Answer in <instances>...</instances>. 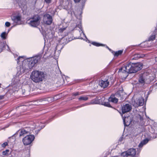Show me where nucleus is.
Returning a JSON list of instances; mask_svg holds the SVG:
<instances>
[{
  "instance_id": "nucleus-1",
  "label": "nucleus",
  "mask_w": 157,
  "mask_h": 157,
  "mask_svg": "<svg viewBox=\"0 0 157 157\" xmlns=\"http://www.w3.org/2000/svg\"><path fill=\"white\" fill-rule=\"evenodd\" d=\"M143 64L140 63H128L120 68L118 73L119 75L124 78H126L129 73H135L141 70Z\"/></svg>"
},
{
  "instance_id": "nucleus-2",
  "label": "nucleus",
  "mask_w": 157,
  "mask_h": 157,
  "mask_svg": "<svg viewBox=\"0 0 157 157\" xmlns=\"http://www.w3.org/2000/svg\"><path fill=\"white\" fill-rule=\"evenodd\" d=\"M41 56L38 55L34 57L28 58L24 60L22 64L21 73L27 72L40 60Z\"/></svg>"
},
{
  "instance_id": "nucleus-3",
  "label": "nucleus",
  "mask_w": 157,
  "mask_h": 157,
  "mask_svg": "<svg viewBox=\"0 0 157 157\" xmlns=\"http://www.w3.org/2000/svg\"><path fill=\"white\" fill-rule=\"evenodd\" d=\"M45 77L44 72L38 70L33 71L30 75L31 79L36 83L41 82L44 79Z\"/></svg>"
},
{
  "instance_id": "nucleus-4",
  "label": "nucleus",
  "mask_w": 157,
  "mask_h": 157,
  "mask_svg": "<svg viewBox=\"0 0 157 157\" xmlns=\"http://www.w3.org/2000/svg\"><path fill=\"white\" fill-rule=\"evenodd\" d=\"M155 77V75L148 74L144 73L140 75L139 78V82L142 84L149 83L154 80Z\"/></svg>"
},
{
  "instance_id": "nucleus-5",
  "label": "nucleus",
  "mask_w": 157,
  "mask_h": 157,
  "mask_svg": "<svg viewBox=\"0 0 157 157\" xmlns=\"http://www.w3.org/2000/svg\"><path fill=\"white\" fill-rule=\"evenodd\" d=\"M40 18L38 15H35L30 18L28 20V24L31 26L36 27L40 23Z\"/></svg>"
},
{
  "instance_id": "nucleus-6",
  "label": "nucleus",
  "mask_w": 157,
  "mask_h": 157,
  "mask_svg": "<svg viewBox=\"0 0 157 157\" xmlns=\"http://www.w3.org/2000/svg\"><path fill=\"white\" fill-rule=\"evenodd\" d=\"M35 138L33 135H27L23 139L22 142L24 145H28L32 143Z\"/></svg>"
},
{
  "instance_id": "nucleus-7",
  "label": "nucleus",
  "mask_w": 157,
  "mask_h": 157,
  "mask_svg": "<svg viewBox=\"0 0 157 157\" xmlns=\"http://www.w3.org/2000/svg\"><path fill=\"white\" fill-rule=\"evenodd\" d=\"M120 91L117 92L114 95H111L109 98V101L114 103H116L119 99L122 100V97L120 94Z\"/></svg>"
},
{
  "instance_id": "nucleus-8",
  "label": "nucleus",
  "mask_w": 157,
  "mask_h": 157,
  "mask_svg": "<svg viewBox=\"0 0 157 157\" xmlns=\"http://www.w3.org/2000/svg\"><path fill=\"white\" fill-rule=\"evenodd\" d=\"M144 103V99L141 97L136 99L132 102V104L135 107L143 105Z\"/></svg>"
},
{
  "instance_id": "nucleus-9",
  "label": "nucleus",
  "mask_w": 157,
  "mask_h": 157,
  "mask_svg": "<svg viewBox=\"0 0 157 157\" xmlns=\"http://www.w3.org/2000/svg\"><path fill=\"white\" fill-rule=\"evenodd\" d=\"M19 131V136H24L25 135H28L31 133L30 128H25L21 129Z\"/></svg>"
},
{
  "instance_id": "nucleus-10",
  "label": "nucleus",
  "mask_w": 157,
  "mask_h": 157,
  "mask_svg": "<svg viewBox=\"0 0 157 157\" xmlns=\"http://www.w3.org/2000/svg\"><path fill=\"white\" fill-rule=\"evenodd\" d=\"M11 18L14 23L16 25H20L21 23V16L19 14L13 15L11 16Z\"/></svg>"
},
{
  "instance_id": "nucleus-11",
  "label": "nucleus",
  "mask_w": 157,
  "mask_h": 157,
  "mask_svg": "<svg viewBox=\"0 0 157 157\" xmlns=\"http://www.w3.org/2000/svg\"><path fill=\"white\" fill-rule=\"evenodd\" d=\"M42 124L41 122H36L33 123V127H31L32 128L36 129V131H37V133L39 132L40 130L42 128H44L45 126Z\"/></svg>"
},
{
  "instance_id": "nucleus-12",
  "label": "nucleus",
  "mask_w": 157,
  "mask_h": 157,
  "mask_svg": "<svg viewBox=\"0 0 157 157\" xmlns=\"http://www.w3.org/2000/svg\"><path fill=\"white\" fill-rule=\"evenodd\" d=\"M52 16L48 14H45L43 17V21L46 24L50 25L52 22Z\"/></svg>"
},
{
  "instance_id": "nucleus-13",
  "label": "nucleus",
  "mask_w": 157,
  "mask_h": 157,
  "mask_svg": "<svg viewBox=\"0 0 157 157\" xmlns=\"http://www.w3.org/2000/svg\"><path fill=\"white\" fill-rule=\"evenodd\" d=\"M121 116L123 118L124 126H128L130 124L132 121L131 117L129 116H125V114L124 115L122 114Z\"/></svg>"
},
{
  "instance_id": "nucleus-14",
  "label": "nucleus",
  "mask_w": 157,
  "mask_h": 157,
  "mask_svg": "<svg viewBox=\"0 0 157 157\" xmlns=\"http://www.w3.org/2000/svg\"><path fill=\"white\" fill-rule=\"evenodd\" d=\"M14 3L18 5L21 8H24L26 5L25 0H13Z\"/></svg>"
},
{
  "instance_id": "nucleus-15",
  "label": "nucleus",
  "mask_w": 157,
  "mask_h": 157,
  "mask_svg": "<svg viewBox=\"0 0 157 157\" xmlns=\"http://www.w3.org/2000/svg\"><path fill=\"white\" fill-rule=\"evenodd\" d=\"M132 109V107L129 104H126L124 105L122 108V111L123 115L127 112H129Z\"/></svg>"
},
{
  "instance_id": "nucleus-16",
  "label": "nucleus",
  "mask_w": 157,
  "mask_h": 157,
  "mask_svg": "<svg viewBox=\"0 0 157 157\" xmlns=\"http://www.w3.org/2000/svg\"><path fill=\"white\" fill-rule=\"evenodd\" d=\"M109 82L108 80L105 81L101 80L99 82V85L101 87L105 88L107 87L109 85Z\"/></svg>"
},
{
  "instance_id": "nucleus-17",
  "label": "nucleus",
  "mask_w": 157,
  "mask_h": 157,
  "mask_svg": "<svg viewBox=\"0 0 157 157\" xmlns=\"http://www.w3.org/2000/svg\"><path fill=\"white\" fill-rule=\"evenodd\" d=\"M20 85V83L19 82H18L16 83V81L14 80L13 82V83H12V89L13 91H15L17 90Z\"/></svg>"
},
{
  "instance_id": "nucleus-18",
  "label": "nucleus",
  "mask_w": 157,
  "mask_h": 157,
  "mask_svg": "<svg viewBox=\"0 0 157 157\" xmlns=\"http://www.w3.org/2000/svg\"><path fill=\"white\" fill-rule=\"evenodd\" d=\"M128 152L129 156L132 157L135 156L136 154V149L133 148H131L127 150Z\"/></svg>"
},
{
  "instance_id": "nucleus-19",
  "label": "nucleus",
  "mask_w": 157,
  "mask_h": 157,
  "mask_svg": "<svg viewBox=\"0 0 157 157\" xmlns=\"http://www.w3.org/2000/svg\"><path fill=\"white\" fill-rule=\"evenodd\" d=\"M4 47L7 51H10V49L8 45H5L3 42L0 41V52L2 51V49Z\"/></svg>"
},
{
  "instance_id": "nucleus-20",
  "label": "nucleus",
  "mask_w": 157,
  "mask_h": 157,
  "mask_svg": "<svg viewBox=\"0 0 157 157\" xmlns=\"http://www.w3.org/2000/svg\"><path fill=\"white\" fill-rule=\"evenodd\" d=\"M145 56V55L144 54L137 53L133 55V56H132L131 59L136 60L140 58H143Z\"/></svg>"
},
{
  "instance_id": "nucleus-21",
  "label": "nucleus",
  "mask_w": 157,
  "mask_h": 157,
  "mask_svg": "<svg viewBox=\"0 0 157 157\" xmlns=\"http://www.w3.org/2000/svg\"><path fill=\"white\" fill-rule=\"evenodd\" d=\"M76 29H77L79 30V32H80V31H81V33H82L84 36L86 38V36L84 33H83V31L82 30V25H81V22L80 21H79V24L78 25H77L75 27Z\"/></svg>"
},
{
  "instance_id": "nucleus-22",
  "label": "nucleus",
  "mask_w": 157,
  "mask_h": 157,
  "mask_svg": "<svg viewBox=\"0 0 157 157\" xmlns=\"http://www.w3.org/2000/svg\"><path fill=\"white\" fill-rule=\"evenodd\" d=\"M149 140L147 138H146L145 139L142 141L139 145V147H142L144 145L147 144L149 141Z\"/></svg>"
},
{
  "instance_id": "nucleus-23",
  "label": "nucleus",
  "mask_w": 157,
  "mask_h": 157,
  "mask_svg": "<svg viewBox=\"0 0 157 157\" xmlns=\"http://www.w3.org/2000/svg\"><path fill=\"white\" fill-rule=\"evenodd\" d=\"M149 140L147 138H146L145 139L142 141L139 145V147H142L144 145L147 144L149 141Z\"/></svg>"
},
{
  "instance_id": "nucleus-24",
  "label": "nucleus",
  "mask_w": 157,
  "mask_h": 157,
  "mask_svg": "<svg viewBox=\"0 0 157 157\" xmlns=\"http://www.w3.org/2000/svg\"><path fill=\"white\" fill-rule=\"evenodd\" d=\"M155 32L154 31L153 33L151 34V35L149 37L148 39L149 41H153L155 38Z\"/></svg>"
},
{
  "instance_id": "nucleus-25",
  "label": "nucleus",
  "mask_w": 157,
  "mask_h": 157,
  "mask_svg": "<svg viewBox=\"0 0 157 157\" xmlns=\"http://www.w3.org/2000/svg\"><path fill=\"white\" fill-rule=\"evenodd\" d=\"M123 52L122 50H119L116 52H112V53L115 56H118L122 54Z\"/></svg>"
},
{
  "instance_id": "nucleus-26",
  "label": "nucleus",
  "mask_w": 157,
  "mask_h": 157,
  "mask_svg": "<svg viewBox=\"0 0 157 157\" xmlns=\"http://www.w3.org/2000/svg\"><path fill=\"white\" fill-rule=\"evenodd\" d=\"M15 140V139L14 137H10L9 138L8 140V143L10 144V145H13L14 144V142Z\"/></svg>"
},
{
  "instance_id": "nucleus-27",
  "label": "nucleus",
  "mask_w": 157,
  "mask_h": 157,
  "mask_svg": "<svg viewBox=\"0 0 157 157\" xmlns=\"http://www.w3.org/2000/svg\"><path fill=\"white\" fill-rule=\"evenodd\" d=\"M7 33L5 32H2L0 35L1 38L3 40L5 39L7 36Z\"/></svg>"
},
{
  "instance_id": "nucleus-28",
  "label": "nucleus",
  "mask_w": 157,
  "mask_h": 157,
  "mask_svg": "<svg viewBox=\"0 0 157 157\" xmlns=\"http://www.w3.org/2000/svg\"><path fill=\"white\" fill-rule=\"evenodd\" d=\"M88 98L87 97V96H82L78 98L79 100L80 101H86L88 100Z\"/></svg>"
},
{
  "instance_id": "nucleus-29",
  "label": "nucleus",
  "mask_w": 157,
  "mask_h": 157,
  "mask_svg": "<svg viewBox=\"0 0 157 157\" xmlns=\"http://www.w3.org/2000/svg\"><path fill=\"white\" fill-rule=\"evenodd\" d=\"M92 44L94 46H96L97 47H98V46H106L105 45L103 44H100V43H97L96 42H93L92 43Z\"/></svg>"
},
{
  "instance_id": "nucleus-30",
  "label": "nucleus",
  "mask_w": 157,
  "mask_h": 157,
  "mask_svg": "<svg viewBox=\"0 0 157 157\" xmlns=\"http://www.w3.org/2000/svg\"><path fill=\"white\" fill-rule=\"evenodd\" d=\"M25 59H24L23 57L19 56L17 58V63H18L20 62H22V63H23L24 60Z\"/></svg>"
},
{
  "instance_id": "nucleus-31",
  "label": "nucleus",
  "mask_w": 157,
  "mask_h": 157,
  "mask_svg": "<svg viewBox=\"0 0 157 157\" xmlns=\"http://www.w3.org/2000/svg\"><path fill=\"white\" fill-rule=\"evenodd\" d=\"M121 155L123 157H128L129 156L127 151L122 153Z\"/></svg>"
},
{
  "instance_id": "nucleus-32",
  "label": "nucleus",
  "mask_w": 157,
  "mask_h": 157,
  "mask_svg": "<svg viewBox=\"0 0 157 157\" xmlns=\"http://www.w3.org/2000/svg\"><path fill=\"white\" fill-rule=\"evenodd\" d=\"M44 100L45 101H47L49 102H51L52 101L54 100L53 99V98H48L45 99Z\"/></svg>"
},
{
  "instance_id": "nucleus-33",
  "label": "nucleus",
  "mask_w": 157,
  "mask_h": 157,
  "mask_svg": "<svg viewBox=\"0 0 157 157\" xmlns=\"http://www.w3.org/2000/svg\"><path fill=\"white\" fill-rule=\"evenodd\" d=\"M66 27H63L62 28H60L59 30V33H63L66 29Z\"/></svg>"
},
{
  "instance_id": "nucleus-34",
  "label": "nucleus",
  "mask_w": 157,
  "mask_h": 157,
  "mask_svg": "<svg viewBox=\"0 0 157 157\" xmlns=\"http://www.w3.org/2000/svg\"><path fill=\"white\" fill-rule=\"evenodd\" d=\"M9 151V150L8 149H7L6 150L3 151L2 155H8Z\"/></svg>"
},
{
  "instance_id": "nucleus-35",
  "label": "nucleus",
  "mask_w": 157,
  "mask_h": 157,
  "mask_svg": "<svg viewBox=\"0 0 157 157\" xmlns=\"http://www.w3.org/2000/svg\"><path fill=\"white\" fill-rule=\"evenodd\" d=\"M60 97L59 95H56L53 98L54 100H57L59 99L60 98Z\"/></svg>"
},
{
  "instance_id": "nucleus-36",
  "label": "nucleus",
  "mask_w": 157,
  "mask_h": 157,
  "mask_svg": "<svg viewBox=\"0 0 157 157\" xmlns=\"http://www.w3.org/2000/svg\"><path fill=\"white\" fill-rule=\"evenodd\" d=\"M104 105L105 106H106L108 107H111V106L109 102H105Z\"/></svg>"
},
{
  "instance_id": "nucleus-37",
  "label": "nucleus",
  "mask_w": 157,
  "mask_h": 157,
  "mask_svg": "<svg viewBox=\"0 0 157 157\" xmlns=\"http://www.w3.org/2000/svg\"><path fill=\"white\" fill-rule=\"evenodd\" d=\"M8 143L5 142L2 144V147H6L8 145Z\"/></svg>"
},
{
  "instance_id": "nucleus-38",
  "label": "nucleus",
  "mask_w": 157,
  "mask_h": 157,
  "mask_svg": "<svg viewBox=\"0 0 157 157\" xmlns=\"http://www.w3.org/2000/svg\"><path fill=\"white\" fill-rule=\"evenodd\" d=\"M81 94V93H80L76 92V93H73L72 95L75 96H76Z\"/></svg>"
},
{
  "instance_id": "nucleus-39",
  "label": "nucleus",
  "mask_w": 157,
  "mask_h": 157,
  "mask_svg": "<svg viewBox=\"0 0 157 157\" xmlns=\"http://www.w3.org/2000/svg\"><path fill=\"white\" fill-rule=\"evenodd\" d=\"M5 25L7 27H9L10 26V22H9L8 21H7V22H6V23H5Z\"/></svg>"
},
{
  "instance_id": "nucleus-40",
  "label": "nucleus",
  "mask_w": 157,
  "mask_h": 157,
  "mask_svg": "<svg viewBox=\"0 0 157 157\" xmlns=\"http://www.w3.org/2000/svg\"><path fill=\"white\" fill-rule=\"evenodd\" d=\"M123 138L122 137H121L120 138L119 140H118V144H120L121 143V142L123 140Z\"/></svg>"
},
{
  "instance_id": "nucleus-41",
  "label": "nucleus",
  "mask_w": 157,
  "mask_h": 157,
  "mask_svg": "<svg viewBox=\"0 0 157 157\" xmlns=\"http://www.w3.org/2000/svg\"><path fill=\"white\" fill-rule=\"evenodd\" d=\"M46 3L49 4L51 2L52 0H44Z\"/></svg>"
},
{
  "instance_id": "nucleus-42",
  "label": "nucleus",
  "mask_w": 157,
  "mask_h": 157,
  "mask_svg": "<svg viewBox=\"0 0 157 157\" xmlns=\"http://www.w3.org/2000/svg\"><path fill=\"white\" fill-rule=\"evenodd\" d=\"M82 13V10H80L79 13L78 14L79 16V19H80Z\"/></svg>"
},
{
  "instance_id": "nucleus-43",
  "label": "nucleus",
  "mask_w": 157,
  "mask_h": 157,
  "mask_svg": "<svg viewBox=\"0 0 157 157\" xmlns=\"http://www.w3.org/2000/svg\"><path fill=\"white\" fill-rule=\"evenodd\" d=\"M4 98V95H0V100L3 99Z\"/></svg>"
},
{
  "instance_id": "nucleus-44",
  "label": "nucleus",
  "mask_w": 157,
  "mask_h": 157,
  "mask_svg": "<svg viewBox=\"0 0 157 157\" xmlns=\"http://www.w3.org/2000/svg\"><path fill=\"white\" fill-rule=\"evenodd\" d=\"M81 0H74V1L75 3H78Z\"/></svg>"
},
{
  "instance_id": "nucleus-45",
  "label": "nucleus",
  "mask_w": 157,
  "mask_h": 157,
  "mask_svg": "<svg viewBox=\"0 0 157 157\" xmlns=\"http://www.w3.org/2000/svg\"><path fill=\"white\" fill-rule=\"evenodd\" d=\"M106 46V47L108 48L109 50L110 51H111V50L107 46Z\"/></svg>"
},
{
  "instance_id": "nucleus-46",
  "label": "nucleus",
  "mask_w": 157,
  "mask_h": 157,
  "mask_svg": "<svg viewBox=\"0 0 157 157\" xmlns=\"http://www.w3.org/2000/svg\"><path fill=\"white\" fill-rule=\"evenodd\" d=\"M155 60L156 62H157V56L155 58Z\"/></svg>"
},
{
  "instance_id": "nucleus-47",
  "label": "nucleus",
  "mask_w": 157,
  "mask_h": 157,
  "mask_svg": "<svg viewBox=\"0 0 157 157\" xmlns=\"http://www.w3.org/2000/svg\"><path fill=\"white\" fill-rule=\"evenodd\" d=\"M41 101H43L44 100L43 99H41L40 100Z\"/></svg>"
},
{
  "instance_id": "nucleus-48",
  "label": "nucleus",
  "mask_w": 157,
  "mask_h": 157,
  "mask_svg": "<svg viewBox=\"0 0 157 157\" xmlns=\"http://www.w3.org/2000/svg\"><path fill=\"white\" fill-rule=\"evenodd\" d=\"M86 105H86H82V106H84V105Z\"/></svg>"
},
{
  "instance_id": "nucleus-49",
  "label": "nucleus",
  "mask_w": 157,
  "mask_h": 157,
  "mask_svg": "<svg viewBox=\"0 0 157 157\" xmlns=\"http://www.w3.org/2000/svg\"><path fill=\"white\" fill-rule=\"evenodd\" d=\"M76 17H77V18H78V17H77V15H76Z\"/></svg>"
},
{
  "instance_id": "nucleus-50",
  "label": "nucleus",
  "mask_w": 157,
  "mask_h": 157,
  "mask_svg": "<svg viewBox=\"0 0 157 157\" xmlns=\"http://www.w3.org/2000/svg\"><path fill=\"white\" fill-rule=\"evenodd\" d=\"M25 107L24 106H22V107ZM21 107H22V106H21Z\"/></svg>"
}]
</instances>
